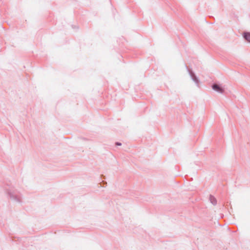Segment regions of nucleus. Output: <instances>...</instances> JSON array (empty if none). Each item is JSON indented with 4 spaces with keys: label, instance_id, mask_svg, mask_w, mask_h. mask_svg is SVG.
<instances>
[{
    "label": "nucleus",
    "instance_id": "nucleus-1",
    "mask_svg": "<svg viewBox=\"0 0 250 250\" xmlns=\"http://www.w3.org/2000/svg\"><path fill=\"white\" fill-rule=\"evenodd\" d=\"M212 88L218 92L223 93L224 90L222 88L219 87V86L217 84H214L212 86Z\"/></svg>",
    "mask_w": 250,
    "mask_h": 250
},
{
    "label": "nucleus",
    "instance_id": "nucleus-2",
    "mask_svg": "<svg viewBox=\"0 0 250 250\" xmlns=\"http://www.w3.org/2000/svg\"><path fill=\"white\" fill-rule=\"evenodd\" d=\"M245 39L249 42H250V33H246L244 35Z\"/></svg>",
    "mask_w": 250,
    "mask_h": 250
},
{
    "label": "nucleus",
    "instance_id": "nucleus-3",
    "mask_svg": "<svg viewBox=\"0 0 250 250\" xmlns=\"http://www.w3.org/2000/svg\"><path fill=\"white\" fill-rule=\"evenodd\" d=\"M116 145L117 146H121V143H116Z\"/></svg>",
    "mask_w": 250,
    "mask_h": 250
}]
</instances>
